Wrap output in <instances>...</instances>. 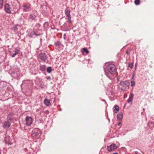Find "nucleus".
<instances>
[{
  "instance_id": "obj_1",
  "label": "nucleus",
  "mask_w": 154,
  "mask_h": 154,
  "mask_svg": "<svg viewBox=\"0 0 154 154\" xmlns=\"http://www.w3.org/2000/svg\"><path fill=\"white\" fill-rule=\"evenodd\" d=\"M103 68L105 75L110 79L111 76L114 74L116 71L115 65L109 63H106Z\"/></svg>"
},
{
  "instance_id": "obj_2",
  "label": "nucleus",
  "mask_w": 154,
  "mask_h": 154,
  "mask_svg": "<svg viewBox=\"0 0 154 154\" xmlns=\"http://www.w3.org/2000/svg\"><path fill=\"white\" fill-rule=\"evenodd\" d=\"M4 10L7 13L11 14L12 11H17V7L13 4L12 5H10L8 3H6L4 6Z\"/></svg>"
},
{
  "instance_id": "obj_3",
  "label": "nucleus",
  "mask_w": 154,
  "mask_h": 154,
  "mask_svg": "<svg viewBox=\"0 0 154 154\" xmlns=\"http://www.w3.org/2000/svg\"><path fill=\"white\" fill-rule=\"evenodd\" d=\"M40 135V131L38 129H35L33 130L32 134L31 136L33 139L38 138Z\"/></svg>"
},
{
  "instance_id": "obj_4",
  "label": "nucleus",
  "mask_w": 154,
  "mask_h": 154,
  "mask_svg": "<svg viewBox=\"0 0 154 154\" xmlns=\"http://www.w3.org/2000/svg\"><path fill=\"white\" fill-rule=\"evenodd\" d=\"M22 7L23 10L24 12H28L32 9L31 5L29 3L23 5Z\"/></svg>"
},
{
  "instance_id": "obj_5",
  "label": "nucleus",
  "mask_w": 154,
  "mask_h": 154,
  "mask_svg": "<svg viewBox=\"0 0 154 154\" xmlns=\"http://www.w3.org/2000/svg\"><path fill=\"white\" fill-rule=\"evenodd\" d=\"M11 118H9L7 120L5 121L3 124V127L5 129H7L10 126Z\"/></svg>"
},
{
  "instance_id": "obj_6",
  "label": "nucleus",
  "mask_w": 154,
  "mask_h": 154,
  "mask_svg": "<svg viewBox=\"0 0 154 154\" xmlns=\"http://www.w3.org/2000/svg\"><path fill=\"white\" fill-rule=\"evenodd\" d=\"M39 57L41 60L44 62H45L47 58V55L44 53H41L39 54Z\"/></svg>"
},
{
  "instance_id": "obj_7",
  "label": "nucleus",
  "mask_w": 154,
  "mask_h": 154,
  "mask_svg": "<svg viewBox=\"0 0 154 154\" xmlns=\"http://www.w3.org/2000/svg\"><path fill=\"white\" fill-rule=\"evenodd\" d=\"M25 121L26 125L28 126H29L32 123V119L31 117L27 116L25 118Z\"/></svg>"
},
{
  "instance_id": "obj_8",
  "label": "nucleus",
  "mask_w": 154,
  "mask_h": 154,
  "mask_svg": "<svg viewBox=\"0 0 154 154\" xmlns=\"http://www.w3.org/2000/svg\"><path fill=\"white\" fill-rule=\"evenodd\" d=\"M5 143L8 145H11L13 142H12V140L9 137H7L5 138Z\"/></svg>"
},
{
  "instance_id": "obj_9",
  "label": "nucleus",
  "mask_w": 154,
  "mask_h": 154,
  "mask_svg": "<svg viewBox=\"0 0 154 154\" xmlns=\"http://www.w3.org/2000/svg\"><path fill=\"white\" fill-rule=\"evenodd\" d=\"M120 84L124 87L128 88L129 87V83L127 81L121 82L120 83Z\"/></svg>"
},
{
  "instance_id": "obj_10",
  "label": "nucleus",
  "mask_w": 154,
  "mask_h": 154,
  "mask_svg": "<svg viewBox=\"0 0 154 154\" xmlns=\"http://www.w3.org/2000/svg\"><path fill=\"white\" fill-rule=\"evenodd\" d=\"M117 147L114 144H112L108 147V150L109 151H112L116 149Z\"/></svg>"
},
{
  "instance_id": "obj_11",
  "label": "nucleus",
  "mask_w": 154,
  "mask_h": 154,
  "mask_svg": "<svg viewBox=\"0 0 154 154\" xmlns=\"http://www.w3.org/2000/svg\"><path fill=\"white\" fill-rule=\"evenodd\" d=\"M123 114L122 112H119L117 114V118L118 121H121L122 118Z\"/></svg>"
},
{
  "instance_id": "obj_12",
  "label": "nucleus",
  "mask_w": 154,
  "mask_h": 154,
  "mask_svg": "<svg viewBox=\"0 0 154 154\" xmlns=\"http://www.w3.org/2000/svg\"><path fill=\"white\" fill-rule=\"evenodd\" d=\"M134 96V94L132 93H131L129 98L127 100V102L128 103H129L132 102L133 100V97Z\"/></svg>"
},
{
  "instance_id": "obj_13",
  "label": "nucleus",
  "mask_w": 154,
  "mask_h": 154,
  "mask_svg": "<svg viewBox=\"0 0 154 154\" xmlns=\"http://www.w3.org/2000/svg\"><path fill=\"white\" fill-rule=\"evenodd\" d=\"M44 104L47 106H48L50 104V100L47 99H45L44 101Z\"/></svg>"
},
{
  "instance_id": "obj_14",
  "label": "nucleus",
  "mask_w": 154,
  "mask_h": 154,
  "mask_svg": "<svg viewBox=\"0 0 154 154\" xmlns=\"http://www.w3.org/2000/svg\"><path fill=\"white\" fill-rule=\"evenodd\" d=\"M46 66L45 65H41L40 66V69L42 71H44L46 70Z\"/></svg>"
},
{
  "instance_id": "obj_15",
  "label": "nucleus",
  "mask_w": 154,
  "mask_h": 154,
  "mask_svg": "<svg viewBox=\"0 0 154 154\" xmlns=\"http://www.w3.org/2000/svg\"><path fill=\"white\" fill-rule=\"evenodd\" d=\"M70 11L69 9H66L65 10V13L66 16L70 15Z\"/></svg>"
},
{
  "instance_id": "obj_16",
  "label": "nucleus",
  "mask_w": 154,
  "mask_h": 154,
  "mask_svg": "<svg viewBox=\"0 0 154 154\" xmlns=\"http://www.w3.org/2000/svg\"><path fill=\"white\" fill-rule=\"evenodd\" d=\"M35 17L36 16L35 15L33 14H30L29 16V18L32 20H35Z\"/></svg>"
},
{
  "instance_id": "obj_17",
  "label": "nucleus",
  "mask_w": 154,
  "mask_h": 154,
  "mask_svg": "<svg viewBox=\"0 0 154 154\" xmlns=\"http://www.w3.org/2000/svg\"><path fill=\"white\" fill-rule=\"evenodd\" d=\"M119 107L117 105H115L114 106V110L115 113H117L119 110Z\"/></svg>"
},
{
  "instance_id": "obj_18",
  "label": "nucleus",
  "mask_w": 154,
  "mask_h": 154,
  "mask_svg": "<svg viewBox=\"0 0 154 154\" xmlns=\"http://www.w3.org/2000/svg\"><path fill=\"white\" fill-rule=\"evenodd\" d=\"M34 35H35L37 36L38 35L37 34H36L34 32H31L29 34V36L31 37H32Z\"/></svg>"
},
{
  "instance_id": "obj_19",
  "label": "nucleus",
  "mask_w": 154,
  "mask_h": 154,
  "mask_svg": "<svg viewBox=\"0 0 154 154\" xmlns=\"http://www.w3.org/2000/svg\"><path fill=\"white\" fill-rule=\"evenodd\" d=\"M15 53H16L17 54H18L20 52V48L19 47H17L15 48Z\"/></svg>"
},
{
  "instance_id": "obj_20",
  "label": "nucleus",
  "mask_w": 154,
  "mask_h": 154,
  "mask_svg": "<svg viewBox=\"0 0 154 154\" xmlns=\"http://www.w3.org/2000/svg\"><path fill=\"white\" fill-rule=\"evenodd\" d=\"M82 52L84 53V52L86 53L87 54H88L89 53V51L87 49V48H83Z\"/></svg>"
},
{
  "instance_id": "obj_21",
  "label": "nucleus",
  "mask_w": 154,
  "mask_h": 154,
  "mask_svg": "<svg viewBox=\"0 0 154 154\" xmlns=\"http://www.w3.org/2000/svg\"><path fill=\"white\" fill-rule=\"evenodd\" d=\"M47 71L49 73H50L51 72V67H48L47 68Z\"/></svg>"
},
{
  "instance_id": "obj_22",
  "label": "nucleus",
  "mask_w": 154,
  "mask_h": 154,
  "mask_svg": "<svg viewBox=\"0 0 154 154\" xmlns=\"http://www.w3.org/2000/svg\"><path fill=\"white\" fill-rule=\"evenodd\" d=\"M140 0H135L134 1L135 4L137 5H139L140 4Z\"/></svg>"
},
{
  "instance_id": "obj_23",
  "label": "nucleus",
  "mask_w": 154,
  "mask_h": 154,
  "mask_svg": "<svg viewBox=\"0 0 154 154\" xmlns=\"http://www.w3.org/2000/svg\"><path fill=\"white\" fill-rule=\"evenodd\" d=\"M3 6V0H0V8H2Z\"/></svg>"
},
{
  "instance_id": "obj_24",
  "label": "nucleus",
  "mask_w": 154,
  "mask_h": 154,
  "mask_svg": "<svg viewBox=\"0 0 154 154\" xmlns=\"http://www.w3.org/2000/svg\"><path fill=\"white\" fill-rule=\"evenodd\" d=\"M134 64L133 63H129L128 64V67L131 69H132L133 67Z\"/></svg>"
},
{
  "instance_id": "obj_25",
  "label": "nucleus",
  "mask_w": 154,
  "mask_h": 154,
  "mask_svg": "<svg viewBox=\"0 0 154 154\" xmlns=\"http://www.w3.org/2000/svg\"><path fill=\"white\" fill-rule=\"evenodd\" d=\"M55 45L56 46H58L60 45V42L59 41H57L55 43Z\"/></svg>"
},
{
  "instance_id": "obj_26",
  "label": "nucleus",
  "mask_w": 154,
  "mask_h": 154,
  "mask_svg": "<svg viewBox=\"0 0 154 154\" xmlns=\"http://www.w3.org/2000/svg\"><path fill=\"white\" fill-rule=\"evenodd\" d=\"M131 86H133L135 85V82L133 81H131Z\"/></svg>"
},
{
  "instance_id": "obj_27",
  "label": "nucleus",
  "mask_w": 154,
  "mask_h": 154,
  "mask_svg": "<svg viewBox=\"0 0 154 154\" xmlns=\"http://www.w3.org/2000/svg\"><path fill=\"white\" fill-rule=\"evenodd\" d=\"M67 17L68 19H69V20L70 22H71V17L70 15H67Z\"/></svg>"
},
{
  "instance_id": "obj_28",
  "label": "nucleus",
  "mask_w": 154,
  "mask_h": 154,
  "mask_svg": "<svg viewBox=\"0 0 154 154\" xmlns=\"http://www.w3.org/2000/svg\"><path fill=\"white\" fill-rule=\"evenodd\" d=\"M48 23L47 22H45L44 23V26L45 27L48 26Z\"/></svg>"
},
{
  "instance_id": "obj_29",
  "label": "nucleus",
  "mask_w": 154,
  "mask_h": 154,
  "mask_svg": "<svg viewBox=\"0 0 154 154\" xmlns=\"http://www.w3.org/2000/svg\"><path fill=\"white\" fill-rule=\"evenodd\" d=\"M17 54L16 53H14L12 55V57H14Z\"/></svg>"
},
{
  "instance_id": "obj_30",
  "label": "nucleus",
  "mask_w": 154,
  "mask_h": 154,
  "mask_svg": "<svg viewBox=\"0 0 154 154\" xmlns=\"http://www.w3.org/2000/svg\"><path fill=\"white\" fill-rule=\"evenodd\" d=\"M121 123L120 122H119L118 123V126H119V125H121Z\"/></svg>"
},
{
  "instance_id": "obj_31",
  "label": "nucleus",
  "mask_w": 154,
  "mask_h": 154,
  "mask_svg": "<svg viewBox=\"0 0 154 154\" xmlns=\"http://www.w3.org/2000/svg\"><path fill=\"white\" fill-rule=\"evenodd\" d=\"M126 53L128 55V51H127L126 52Z\"/></svg>"
},
{
  "instance_id": "obj_32",
  "label": "nucleus",
  "mask_w": 154,
  "mask_h": 154,
  "mask_svg": "<svg viewBox=\"0 0 154 154\" xmlns=\"http://www.w3.org/2000/svg\"><path fill=\"white\" fill-rule=\"evenodd\" d=\"M113 154H118V153L116 152H115L113 153Z\"/></svg>"
},
{
  "instance_id": "obj_33",
  "label": "nucleus",
  "mask_w": 154,
  "mask_h": 154,
  "mask_svg": "<svg viewBox=\"0 0 154 154\" xmlns=\"http://www.w3.org/2000/svg\"><path fill=\"white\" fill-rule=\"evenodd\" d=\"M66 35V34H64V36H65Z\"/></svg>"
}]
</instances>
